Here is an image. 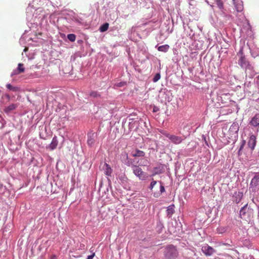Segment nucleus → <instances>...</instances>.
<instances>
[{
	"instance_id": "nucleus-1",
	"label": "nucleus",
	"mask_w": 259,
	"mask_h": 259,
	"mask_svg": "<svg viewBox=\"0 0 259 259\" xmlns=\"http://www.w3.org/2000/svg\"><path fill=\"white\" fill-rule=\"evenodd\" d=\"M238 54L240 55V59L238 60V64L240 67L245 69L246 71L247 70H251L252 69V67L243 55L242 50H240Z\"/></svg>"
},
{
	"instance_id": "nucleus-2",
	"label": "nucleus",
	"mask_w": 259,
	"mask_h": 259,
	"mask_svg": "<svg viewBox=\"0 0 259 259\" xmlns=\"http://www.w3.org/2000/svg\"><path fill=\"white\" fill-rule=\"evenodd\" d=\"M132 168L134 174L138 177L140 180H145L148 177L147 174L144 172L139 166L133 165Z\"/></svg>"
},
{
	"instance_id": "nucleus-3",
	"label": "nucleus",
	"mask_w": 259,
	"mask_h": 259,
	"mask_svg": "<svg viewBox=\"0 0 259 259\" xmlns=\"http://www.w3.org/2000/svg\"><path fill=\"white\" fill-rule=\"evenodd\" d=\"M259 189V173H256L252 179L249 186V190L255 192Z\"/></svg>"
},
{
	"instance_id": "nucleus-4",
	"label": "nucleus",
	"mask_w": 259,
	"mask_h": 259,
	"mask_svg": "<svg viewBox=\"0 0 259 259\" xmlns=\"http://www.w3.org/2000/svg\"><path fill=\"white\" fill-rule=\"evenodd\" d=\"M178 254V251L175 246L170 245L166 247L165 253L166 257L169 259L175 258Z\"/></svg>"
},
{
	"instance_id": "nucleus-5",
	"label": "nucleus",
	"mask_w": 259,
	"mask_h": 259,
	"mask_svg": "<svg viewBox=\"0 0 259 259\" xmlns=\"http://www.w3.org/2000/svg\"><path fill=\"white\" fill-rule=\"evenodd\" d=\"M252 214V210L247 207L246 204L242 207L240 211V216L241 219L247 220L249 219Z\"/></svg>"
},
{
	"instance_id": "nucleus-6",
	"label": "nucleus",
	"mask_w": 259,
	"mask_h": 259,
	"mask_svg": "<svg viewBox=\"0 0 259 259\" xmlns=\"http://www.w3.org/2000/svg\"><path fill=\"white\" fill-rule=\"evenodd\" d=\"M201 249L202 252L207 256L212 255L214 252V249L207 244L203 246Z\"/></svg>"
},
{
	"instance_id": "nucleus-7",
	"label": "nucleus",
	"mask_w": 259,
	"mask_h": 259,
	"mask_svg": "<svg viewBox=\"0 0 259 259\" xmlns=\"http://www.w3.org/2000/svg\"><path fill=\"white\" fill-rule=\"evenodd\" d=\"M25 71V68L24 65L22 63H19L18 67L16 69L14 70L11 73V76L18 75L20 73H23Z\"/></svg>"
},
{
	"instance_id": "nucleus-8",
	"label": "nucleus",
	"mask_w": 259,
	"mask_h": 259,
	"mask_svg": "<svg viewBox=\"0 0 259 259\" xmlns=\"http://www.w3.org/2000/svg\"><path fill=\"white\" fill-rule=\"evenodd\" d=\"M169 139L172 143L176 145L181 144L183 140V139L181 137L174 135H171Z\"/></svg>"
},
{
	"instance_id": "nucleus-9",
	"label": "nucleus",
	"mask_w": 259,
	"mask_h": 259,
	"mask_svg": "<svg viewBox=\"0 0 259 259\" xmlns=\"http://www.w3.org/2000/svg\"><path fill=\"white\" fill-rule=\"evenodd\" d=\"M256 145V138L254 135H251L248 142V147L252 150L254 149Z\"/></svg>"
},
{
	"instance_id": "nucleus-10",
	"label": "nucleus",
	"mask_w": 259,
	"mask_h": 259,
	"mask_svg": "<svg viewBox=\"0 0 259 259\" xmlns=\"http://www.w3.org/2000/svg\"><path fill=\"white\" fill-rule=\"evenodd\" d=\"M58 144V141L56 136L53 137L51 144L47 148H49L51 150L55 149Z\"/></svg>"
},
{
	"instance_id": "nucleus-11",
	"label": "nucleus",
	"mask_w": 259,
	"mask_h": 259,
	"mask_svg": "<svg viewBox=\"0 0 259 259\" xmlns=\"http://www.w3.org/2000/svg\"><path fill=\"white\" fill-rule=\"evenodd\" d=\"M95 134L94 133H90L88 134V144L90 146H92L95 142Z\"/></svg>"
},
{
	"instance_id": "nucleus-12",
	"label": "nucleus",
	"mask_w": 259,
	"mask_h": 259,
	"mask_svg": "<svg viewBox=\"0 0 259 259\" xmlns=\"http://www.w3.org/2000/svg\"><path fill=\"white\" fill-rule=\"evenodd\" d=\"M18 107L16 104H12L9 106L6 107L4 110V112L6 113H9L12 111L15 110Z\"/></svg>"
},
{
	"instance_id": "nucleus-13",
	"label": "nucleus",
	"mask_w": 259,
	"mask_h": 259,
	"mask_svg": "<svg viewBox=\"0 0 259 259\" xmlns=\"http://www.w3.org/2000/svg\"><path fill=\"white\" fill-rule=\"evenodd\" d=\"M250 123L251 125L256 126L259 125V114H256L251 120Z\"/></svg>"
},
{
	"instance_id": "nucleus-14",
	"label": "nucleus",
	"mask_w": 259,
	"mask_h": 259,
	"mask_svg": "<svg viewBox=\"0 0 259 259\" xmlns=\"http://www.w3.org/2000/svg\"><path fill=\"white\" fill-rule=\"evenodd\" d=\"M104 166L105 167V169L104 170L105 174L108 176H110L112 172V169L110 166V165L108 164L105 163L104 164Z\"/></svg>"
},
{
	"instance_id": "nucleus-15",
	"label": "nucleus",
	"mask_w": 259,
	"mask_h": 259,
	"mask_svg": "<svg viewBox=\"0 0 259 259\" xmlns=\"http://www.w3.org/2000/svg\"><path fill=\"white\" fill-rule=\"evenodd\" d=\"M145 152L140 150H136L134 153H133L132 156L133 157H143L145 156Z\"/></svg>"
},
{
	"instance_id": "nucleus-16",
	"label": "nucleus",
	"mask_w": 259,
	"mask_h": 259,
	"mask_svg": "<svg viewBox=\"0 0 259 259\" xmlns=\"http://www.w3.org/2000/svg\"><path fill=\"white\" fill-rule=\"evenodd\" d=\"M169 49V46L168 45H164L159 46L157 49L160 52H167Z\"/></svg>"
},
{
	"instance_id": "nucleus-17",
	"label": "nucleus",
	"mask_w": 259,
	"mask_h": 259,
	"mask_svg": "<svg viewBox=\"0 0 259 259\" xmlns=\"http://www.w3.org/2000/svg\"><path fill=\"white\" fill-rule=\"evenodd\" d=\"M109 24L108 23H105L100 26L99 30L100 31V32H103L107 30Z\"/></svg>"
},
{
	"instance_id": "nucleus-18",
	"label": "nucleus",
	"mask_w": 259,
	"mask_h": 259,
	"mask_svg": "<svg viewBox=\"0 0 259 259\" xmlns=\"http://www.w3.org/2000/svg\"><path fill=\"white\" fill-rule=\"evenodd\" d=\"M6 87L8 89L14 92H17L19 90V88L18 87H13L11 84H7Z\"/></svg>"
},
{
	"instance_id": "nucleus-19",
	"label": "nucleus",
	"mask_w": 259,
	"mask_h": 259,
	"mask_svg": "<svg viewBox=\"0 0 259 259\" xmlns=\"http://www.w3.org/2000/svg\"><path fill=\"white\" fill-rule=\"evenodd\" d=\"M162 170L160 168V167H155L154 168V171L153 172L152 176H155L157 174L162 173Z\"/></svg>"
},
{
	"instance_id": "nucleus-20",
	"label": "nucleus",
	"mask_w": 259,
	"mask_h": 259,
	"mask_svg": "<svg viewBox=\"0 0 259 259\" xmlns=\"http://www.w3.org/2000/svg\"><path fill=\"white\" fill-rule=\"evenodd\" d=\"M149 161L147 159H142L141 162L139 163V165L143 166H148Z\"/></svg>"
},
{
	"instance_id": "nucleus-21",
	"label": "nucleus",
	"mask_w": 259,
	"mask_h": 259,
	"mask_svg": "<svg viewBox=\"0 0 259 259\" xmlns=\"http://www.w3.org/2000/svg\"><path fill=\"white\" fill-rule=\"evenodd\" d=\"M67 38L70 41L73 42L76 39V35L74 34H69L67 35Z\"/></svg>"
},
{
	"instance_id": "nucleus-22",
	"label": "nucleus",
	"mask_w": 259,
	"mask_h": 259,
	"mask_svg": "<svg viewBox=\"0 0 259 259\" xmlns=\"http://www.w3.org/2000/svg\"><path fill=\"white\" fill-rule=\"evenodd\" d=\"M90 96L94 98H98L100 97V94L97 91H93L91 92Z\"/></svg>"
},
{
	"instance_id": "nucleus-23",
	"label": "nucleus",
	"mask_w": 259,
	"mask_h": 259,
	"mask_svg": "<svg viewBox=\"0 0 259 259\" xmlns=\"http://www.w3.org/2000/svg\"><path fill=\"white\" fill-rule=\"evenodd\" d=\"M238 130H239L238 126L236 124H234V123L233 124L230 128V131H232V130L235 131V132L236 133H237L238 132Z\"/></svg>"
},
{
	"instance_id": "nucleus-24",
	"label": "nucleus",
	"mask_w": 259,
	"mask_h": 259,
	"mask_svg": "<svg viewBox=\"0 0 259 259\" xmlns=\"http://www.w3.org/2000/svg\"><path fill=\"white\" fill-rule=\"evenodd\" d=\"M160 73H157L154 76V78L153 79V81L154 82H157L158 80L160 79Z\"/></svg>"
},
{
	"instance_id": "nucleus-25",
	"label": "nucleus",
	"mask_w": 259,
	"mask_h": 259,
	"mask_svg": "<svg viewBox=\"0 0 259 259\" xmlns=\"http://www.w3.org/2000/svg\"><path fill=\"white\" fill-rule=\"evenodd\" d=\"M160 132L163 135H164V136H165L166 137L168 138V139H169L170 136H171V134H170L169 133H167V132L166 131H160Z\"/></svg>"
},
{
	"instance_id": "nucleus-26",
	"label": "nucleus",
	"mask_w": 259,
	"mask_h": 259,
	"mask_svg": "<svg viewBox=\"0 0 259 259\" xmlns=\"http://www.w3.org/2000/svg\"><path fill=\"white\" fill-rule=\"evenodd\" d=\"M217 5L220 9L223 8V3L221 0H217Z\"/></svg>"
},
{
	"instance_id": "nucleus-27",
	"label": "nucleus",
	"mask_w": 259,
	"mask_h": 259,
	"mask_svg": "<svg viewBox=\"0 0 259 259\" xmlns=\"http://www.w3.org/2000/svg\"><path fill=\"white\" fill-rule=\"evenodd\" d=\"M157 184V182L156 181H153L149 186V189L152 190L154 186Z\"/></svg>"
},
{
	"instance_id": "nucleus-28",
	"label": "nucleus",
	"mask_w": 259,
	"mask_h": 259,
	"mask_svg": "<svg viewBox=\"0 0 259 259\" xmlns=\"http://www.w3.org/2000/svg\"><path fill=\"white\" fill-rule=\"evenodd\" d=\"M160 191L161 193H162L165 191V188L161 184L160 187Z\"/></svg>"
},
{
	"instance_id": "nucleus-29",
	"label": "nucleus",
	"mask_w": 259,
	"mask_h": 259,
	"mask_svg": "<svg viewBox=\"0 0 259 259\" xmlns=\"http://www.w3.org/2000/svg\"><path fill=\"white\" fill-rule=\"evenodd\" d=\"M95 256V253H94L93 254L89 255L88 256L87 259H93L94 256Z\"/></svg>"
},
{
	"instance_id": "nucleus-30",
	"label": "nucleus",
	"mask_w": 259,
	"mask_h": 259,
	"mask_svg": "<svg viewBox=\"0 0 259 259\" xmlns=\"http://www.w3.org/2000/svg\"><path fill=\"white\" fill-rule=\"evenodd\" d=\"M168 211L173 212V209L172 207H170V206H169V208L167 209Z\"/></svg>"
},
{
	"instance_id": "nucleus-31",
	"label": "nucleus",
	"mask_w": 259,
	"mask_h": 259,
	"mask_svg": "<svg viewBox=\"0 0 259 259\" xmlns=\"http://www.w3.org/2000/svg\"><path fill=\"white\" fill-rule=\"evenodd\" d=\"M56 255H54L52 256L51 259H56Z\"/></svg>"
},
{
	"instance_id": "nucleus-32",
	"label": "nucleus",
	"mask_w": 259,
	"mask_h": 259,
	"mask_svg": "<svg viewBox=\"0 0 259 259\" xmlns=\"http://www.w3.org/2000/svg\"><path fill=\"white\" fill-rule=\"evenodd\" d=\"M7 98L8 99H10V96L9 95H8V96H7Z\"/></svg>"
},
{
	"instance_id": "nucleus-33",
	"label": "nucleus",
	"mask_w": 259,
	"mask_h": 259,
	"mask_svg": "<svg viewBox=\"0 0 259 259\" xmlns=\"http://www.w3.org/2000/svg\"><path fill=\"white\" fill-rule=\"evenodd\" d=\"M27 48H25V49H24V51L25 52H26V51H27Z\"/></svg>"
}]
</instances>
